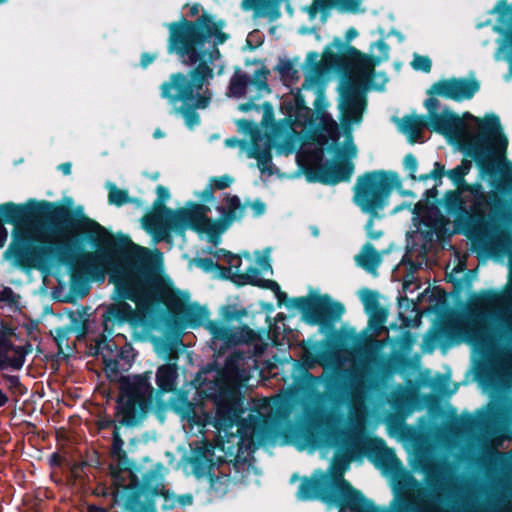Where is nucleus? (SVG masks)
<instances>
[{"label": "nucleus", "mask_w": 512, "mask_h": 512, "mask_svg": "<svg viewBox=\"0 0 512 512\" xmlns=\"http://www.w3.org/2000/svg\"><path fill=\"white\" fill-rule=\"evenodd\" d=\"M344 435L342 445L345 450L336 454L327 471L315 469L310 476L301 477L296 492L300 501L319 500L327 505L335 506L338 512H392L380 508L360 490L345 479L344 474L351 461L367 457L375 466L396 471L402 463L395 452L388 448L384 439L378 436H366L362 424L355 425L349 432L340 431ZM428 487L423 486L412 475L398 483V491L394 499V512H437L434 504L435 492L442 485V476L438 470L426 473Z\"/></svg>", "instance_id": "obj_1"}, {"label": "nucleus", "mask_w": 512, "mask_h": 512, "mask_svg": "<svg viewBox=\"0 0 512 512\" xmlns=\"http://www.w3.org/2000/svg\"><path fill=\"white\" fill-rule=\"evenodd\" d=\"M37 219L48 222L56 234H65L79 226H86L85 239L96 250L84 255V270L92 277H104V269L114 256L125 255L130 262L113 270L109 282L116 293L129 298L137 308L151 312L160 301L161 287L150 265V251L133 243L128 235L114 236L104 226L84 214L81 207L73 210L60 202L42 200Z\"/></svg>", "instance_id": "obj_2"}, {"label": "nucleus", "mask_w": 512, "mask_h": 512, "mask_svg": "<svg viewBox=\"0 0 512 512\" xmlns=\"http://www.w3.org/2000/svg\"><path fill=\"white\" fill-rule=\"evenodd\" d=\"M239 359L238 355L232 354L226 358L223 368H218L214 363L206 365L197 373L194 383L199 394L211 400L215 406V428L228 430L237 426L241 439L267 436L274 430L277 421L289 419L293 403L290 397L277 395L271 399V413L263 414L254 409L243 417L246 407Z\"/></svg>", "instance_id": "obj_3"}, {"label": "nucleus", "mask_w": 512, "mask_h": 512, "mask_svg": "<svg viewBox=\"0 0 512 512\" xmlns=\"http://www.w3.org/2000/svg\"><path fill=\"white\" fill-rule=\"evenodd\" d=\"M164 26L168 29L167 54L191 67L186 73H172L171 83L180 89L181 96H191L192 91L203 88L214 77L211 65L221 58L219 46L230 37L223 32L226 22L223 19L215 20L213 15L204 11L195 20L182 16L178 21L165 23Z\"/></svg>", "instance_id": "obj_4"}, {"label": "nucleus", "mask_w": 512, "mask_h": 512, "mask_svg": "<svg viewBox=\"0 0 512 512\" xmlns=\"http://www.w3.org/2000/svg\"><path fill=\"white\" fill-rule=\"evenodd\" d=\"M29 223L46 227L53 236L59 239L44 240L28 227H17L13 231V240L5 251V255L7 258L13 259L21 270H41L53 263L70 268L80 265L84 269V255L91 253L84 248V241H87L85 239L86 226L72 228L61 235L54 233L48 222L37 218L21 220L12 224L18 226Z\"/></svg>", "instance_id": "obj_5"}, {"label": "nucleus", "mask_w": 512, "mask_h": 512, "mask_svg": "<svg viewBox=\"0 0 512 512\" xmlns=\"http://www.w3.org/2000/svg\"><path fill=\"white\" fill-rule=\"evenodd\" d=\"M466 115L478 123L479 133L459 141V150L464 154V158L460 165L447 171V177L462 190L467 183L465 176L471 170L472 160L482 175L494 178L498 173L497 159H503L509 173L504 175L501 181H493L492 186L503 194L512 193V163L506 160L509 142L499 116L491 113L480 120L469 113Z\"/></svg>", "instance_id": "obj_6"}, {"label": "nucleus", "mask_w": 512, "mask_h": 512, "mask_svg": "<svg viewBox=\"0 0 512 512\" xmlns=\"http://www.w3.org/2000/svg\"><path fill=\"white\" fill-rule=\"evenodd\" d=\"M151 379L152 371L119 377V393L115 406V417L119 419L112 434V456L126 452L120 434L121 427L138 426L151 411L154 400Z\"/></svg>", "instance_id": "obj_7"}, {"label": "nucleus", "mask_w": 512, "mask_h": 512, "mask_svg": "<svg viewBox=\"0 0 512 512\" xmlns=\"http://www.w3.org/2000/svg\"><path fill=\"white\" fill-rule=\"evenodd\" d=\"M402 181L397 172L373 170L359 175L353 187V202L360 210L369 215L365 224L366 233L373 231L374 220L378 212L389 204V198L396 188L400 190Z\"/></svg>", "instance_id": "obj_8"}, {"label": "nucleus", "mask_w": 512, "mask_h": 512, "mask_svg": "<svg viewBox=\"0 0 512 512\" xmlns=\"http://www.w3.org/2000/svg\"><path fill=\"white\" fill-rule=\"evenodd\" d=\"M163 470V464L157 463L141 474V480L134 479L125 487L122 512H157L158 496L163 498L164 511L177 506V495L165 488Z\"/></svg>", "instance_id": "obj_9"}, {"label": "nucleus", "mask_w": 512, "mask_h": 512, "mask_svg": "<svg viewBox=\"0 0 512 512\" xmlns=\"http://www.w3.org/2000/svg\"><path fill=\"white\" fill-rule=\"evenodd\" d=\"M356 124L348 118H340V126L345 137V149L338 155L341 159L337 162L327 161L317 166H307L303 173L307 182L321 183L334 186L341 182H348L354 172V164L350 160L357 154V147L353 143V125Z\"/></svg>", "instance_id": "obj_10"}, {"label": "nucleus", "mask_w": 512, "mask_h": 512, "mask_svg": "<svg viewBox=\"0 0 512 512\" xmlns=\"http://www.w3.org/2000/svg\"><path fill=\"white\" fill-rule=\"evenodd\" d=\"M274 294L279 307L284 304L288 308L298 309L302 313L303 320L310 326L319 325L322 328L330 329L345 312L344 305L334 301L328 294H315L289 299L280 287L279 291L274 292Z\"/></svg>", "instance_id": "obj_11"}, {"label": "nucleus", "mask_w": 512, "mask_h": 512, "mask_svg": "<svg viewBox=\"0 0 512 512\" xmlns=\"http://www.w3.org/2000/svg\"><path fill=\"white\" fill-rule=\"evenodd\" d=\"M328 105L323 89L305 79L293 98L282 101L280 109L291 126L306 127L314 125L319 116L327 114Z\"/></svg>", "instance_id": "obj_12"}, {"label": "nucleus", "mask_w": 512, "mask_h": 512, "mask_svg": "<svg viewBox=\"0 0 512 512\" xmlns=\"http://www.w3.org/2000/svg\"><path fill=\"white\" fill-rule=\"evenodd\" d=\"M503 204L501 197L497 193L491 192L489 199L481 200L477 197L470 210L467 209L470 218L467 227H465V232H461V234L470 238L475 245H478L488 255L493 249V241L497 237L498 231H501L503 227L494 219H491V221L487 219L485 208L490 205L493 212H496Z\"/></svg>", "instance_id": "obj_13"}, {"label": "nucleus", "mask_w": 512, "mask_h": 512, "mask_svg": "<svg viewBox=\"0 0 512 512\" xmlns=\"http://www.w3.org/2000/svg\"><path fill=\"white\" fill-rule=\"evenodd\" d=\"M173 74L169 76L167 81H164L159 89L160 96L166 99L170 104L175 105L181 102L180 107L174 108V112L180 114L188 128L193 129L195 126L200 124V115L196 111L197 109H205L211 102V94L206 92L201 93L203 88H196L192 91L191 96H181L180 89L173 85Z\"/></svg>", "instance_id": "obj_14"}, {"label": "nucleus", "mask_w": 512, "mask_h": 512, "mask_svg": "<svg viewBox=\"0 0 512 512\" xmlns=\"http://www.w3.org/2000/svg\"><path fill=\"white\" fill-rule=\"evenodd\" d=\"M209 206L204 203L187 202L185 207L175 210L174 227L183 236L187 229L198 234H206L212 243L215 220L208 217Z\"/></svg>", "instance_id": "obj_15"}, {"label": "nucleus", "mask_w": 512, "mask_h": 512, "mask_svg": "<svg viewBox=\"0 0 512 512\" xmlns=\"http://www.w3.org/2000/svg\"><path fill=\"white\" fill-rule=\"evenodd\" d=\"M111 303L103 313V327L105 331L112 333L115 325L121 326L128 323L131 327L137 328L146 321L147 312L145 309L133 308L121 293H116L115 288L111 294Z\"/></svg>", "instance_id": "obj_16"}, {"label": "nucleus", "mask_w": 512, "mask_h": 512, "mask_svg": "<svg viewBox=\"0 0 512 512\" xmlns=\"http://www.w3.org/2000/svg\"><path fill=\"white\" fill-rule=\"evenodd\" d=\"M304 416L305 422L299 429V437L307 446L319 448L324 445V438L337 439L320 408L305 406Z\"/></svg>", "instance_id": "obj_17"}, {"label": "nucleus", "mask_w": 512, "mask_h": 512, "mask_svg": "<svg viewBox=\"0 0 512 512\" xmlns=\"http://www.w3.org/2000/svg\"><path fill=\"white\" fill-rule=\"evenodd\" d=\"M367 107L365 88L356 80H346L341 88L340 118H348L360 124Z\"/></svg>", "instance_id": "obj_18"}, {"label": "nucleus", "mask_w": 512, "mask_h": 512, "mask_svg": "<svg viewBox=\"0 0 512 512\" xmlns=\"http://www.w3.org/2000/svg\"><path fill=\"white\" fill-rule=\"evenodd\" d=\"M490 13L498 14L493 31L501 36L495 57L499 59L498 55L503 53L509 65V73L512 74V3L508 4L507 0H498Z\"/></svg>", "instance_id": "obj_19"}, {"label": "nucleus", "mask_w": 512, "mask_h": 512, "mask_svg": "<svg viewBox=\"0 0 512 512\" xmlns=\"http://www.w3.org/2000/svg\"><path fill=\"white\" fill-rule=\"evenodd\" d=\"M117 464L110 466L111 487H112V507L118 504L123 508L122 495L125 487L132 483V480H141L137 472L140 470L128 457L127 452L115 456Z\"/></svg>", "instance_id": "obj_20"}, {"label": "nucleus", "mask_w": 512, "mask_h": 512, "mask_svg": "<svg viewBox=\"0 0 512 512\" xmlns=\"http://www.w3.org/2000/svg\"><path fill=\"white\" fill-rule=\"evenodd\" d=\"M313 366V361H295L292 366L293 385L308 395L315 394L320 384H324L327 390H331L337 383V378L325 370L321 375L314 376L309 372Z\"/></svg>", "instance_id": "obj_21"}, {"label": "nucleus", "mask_w": 512, "mask_h": 512, "mask_svg": "<svg viewBox=\"0 0 512 512\" xmlns=\"http://www.w3.org/2000/svg\"><path fill=\"white\" fill-rule=\"evenodd\" d=\"M42 200L29 199L25 203L5 202L0 204V249L7 240L5 223H17L21 220L37 218Z\"/></svg>", "instance_id": "obj_22"}, {"label": "nucleus", "mask_w": 512, "mask_h": 512, "mask_svg": "<svg viewBox=\"0 0 512 512\" xmlns=\"http://www.w3.org/2000/svg\"><path fill=\"white\" fill-rule=\"evenodd\" d=\"M153 409L154 403H156L157 416L161 418V413L166 411L169 407L176 415L180 417L182 421L186 420L189 423L199 424V417L196 412V404L189 400V393L186 390H178L174 393L168 403L160 399L161 396H157L156 392H153Z\"/></svg>", "instance_id": "obj_23"}, {"label": "nucleus", "mask_w": 512, "mask_h": 512, "mask_svg": "<svg viewBox=\"0 0 512 512\" xmlns=\"http://www.w3.org/2000/svg\"><path fill=\"white\" fill-rule=\"evenodd\" d=\"M226 208L218 206L217 210L221 213L220 218L215 220L212 243L217 245L220 236L223 234L234 221L241 220L244 217L247 203L242 204L237 195H227L225 197Z\"/></svg>", "instance_id": "obj_24"}, {"label": "nucleus", "mask_w": 512, "mask_h": 512, "mask_svg": "<svg viewBox=\"0 0 512 512\" xmlns=\"http://www.w3.org/2000/svg\"><path fill=\"white\" fill-rule=\"evenodd\" d=\"M360 6L361 0H313L305 11L310 19H314L319 13L321 22L325 23L331 10L340 14H357L361 11Z\"/></svg>", "instance_id": "obj_25"}, {"label": "nucleus", "mask_w": 512, "mask_h": 512, "mask_svg": "<svg viewBox=\"0 0 512 512\" xmlns=\"http://www.w3.org/2000/svg\"><path fill=\"white\" fill-rule=\"evenodd\" d=\"M363 52L356 47L344 43L340 38L335 37L323 52V60L330 67L350 65L351 68L357 63Z\"/></svg>", "instance_id": "obj_26"}, {"label": "nucleus", "mask_w": 512, "mask_h": 512, "mask_svg": "<svg viewBox=\"0 0 512 512\" xmlns=\"http://www.w3.org/2000/svg\"><path fill=\"white\" fill-rule=\"evenodd\" d=\"M175 212L173 214H160L159 212H149L142 217L143 228L153 236L156 242H170L171 231L178 235V230L174 227Z\"/></svg>", "instance_id": "obj_27"}, {"label": "nucleus", "mask_w": 512, "mask_h": 512, "mask_svg": "<svg viewBox=\"0 0 512 512\" xmlns=\"http://www.w3.org/2000/svg\"><path fill=\"white\" fill-rule=\"evenodd\" d=\"M465 122L454 111L445 108L427 119L426 128L444 136L460 137L465 131Z\"/></svg>", "instance_id": "obj_28"}, {"label": "nucleus", "mask_w": 512, "mask_h": 512, "mask_svg": "<svg viewBox=\"0 0 512 512\" xmlns=\"http://www.w3.org/2000/svg\"><path fill=\"white\" fill-rule=\"evenodd\" d=\"M206 327L212 335L214 343L216 344L217 341L221 342V350L246 342V335L252 333V330L247 325H243L242 328H233L217 321H208Z\"/></svg>", "instance_id": "obj_29"}, {"label": "nucleus", "mask_w": 512, "mask_h": 512, "mask_svg": "<svg viewBox=\"0 0 512 512\" xmlns=\"http://www.w3.org/2000/svg\"><path fill=\"white\" fill-rule=\"evenodd\" d=\"M444 208L448 215L454 217V233L465 232L470 216L467 214V206L459 190L445 192Z\"/></svg>", "instance_id": "obj_30"}, {"label": "nucleus", "mask_w": 512, "mask_h": 512, "mask_svg": "<svg viewBox=\"0 0 512 512\" xmlns=\"http://www.w3.org/2000/svg\"><path fill=\"white\" fill-rule=\"evenodd\" d=\"M467 338L471 343L481 347H491L498 339H509L512 336V324L506 322L498 333H493L486 324H474L467 330Z\"/></svg>", "instance_id": "obj_31"}, {"label": "nucleus", "mask_w": 512, "mask_h": 512, "mask_svg": "<svg viewBox=\"0 0 512 512\" xmlns=\"http://www.w3.org/2000/svg\"><path fill=\"white\" fill-rule=\"evenodd\" d=\"M33 351L30 341H26L23 345L13 344L12 347L0 353V371H20L25 362L26 357Z\"/></svg>", "instance_id": "obj_32"}, {"label": "nucleus", "mask_w": 512, "mask_h": 512, "mask_svg": "<svg viewBox=\"0 0 512 512\" xmlns=\"http://www.w3.org/2000/svg\"><path fill=\"white\" fill-rule=\"evenodd\" d=\"M95 355H101L102 361L105 365V372L108 378L117 377L120 372V365L116 359L118 345L113 339H107L102 336L101 339L96 341Z\"/></svg>", "instance_id": "obj_33"}, {"label": "nucleus", "mask_w": 512, "mask_h": 512, "mask_svg": "<svg viewBox=\"0 0 512 512\" xmlns=\"http://www.w3.org/2000/svg\"><path fill=\"white\" fill-rule=\"evenodd\" d=\"M178 376V365L176 363L160 365L156 371V395L162 396L165 393H176L178 391L176 390Z\"/></svg>", "instance_id": "obj_34"}, {"label": "nucleus", "mask_w": 512, "mask_h": 512, "mask_svg": "<svg viewBox=\"0 0 512 512\" xmlns=\"http://www.w3.org/2000/svg\"><path fill=\"white\" fill-rule=\"evenodd\" d=\"M318 119L320 121L319 127L321 131L326 134H320V142L324 144L328 140H331L328 150L335 151L337 155H340L342 153V148L339 143V139L341 137L340 126L330 114L321 115Z\"/></svg>", "instance_id": "obj_35"}, {"label": "nucleus", "mask_w": 512, "mask_h": 512, "mask_svg": "<svg viewBox=\"0 0 512 512\" xmlns=\"http://www.w3.org/2000/svg\"><path fill=\"white\" fill-rule=\"evenodd\" d=\"M480 90V82L472 77H453V101L470 100Z\"/></svg>", "instance_id": "obj_36"}, {"label": "nucleus", "mask_w": 512, "mask_h": 512, "mask_svg": "<svg viewBox=\"0 0 512 512\" xmlns=\"http://www.w3.org/2000/svg\"><path fill=\"white\" fill-rule=\"evenodd\" d=\"M380 64V59L374 54H365L358 59L353 66L355 73L366 82H371L375 76V67Z\"/></svg>", "instance_id": "obj_37"}, {"label": "nucleus", "mask_w": 512, "mask_h": 512, "mask_svg": "<svg viewBox=\"0 0 512 512\" xmlns=\"http://www.w3.org/2000/svg\"><path fill=\"white\" fill-rule=\"evenodd\" d=\"M356 262L360 267L367 272L373 273L381 264V255L371 243L364 244L362 253L355 257Z\"/></svg>", "instance_id": "obj_38"}, {"label": "nucleus", "mask_w": 512, "mask_h": 512, "mask_svg": "<svg viewBox=\"0 0 512 512\" xmlns=\"http://www.w3.org/2000/svg\"><path fill=\"white\" fill-rule=\"evenodd\" d=\"M496 236L490 255L508 256L509 264L512 267V230L502 228Z\"/></svg>", "instance_id": "obj_39"}, {"label": "nucleus", "mask_w": 512, "mask_h": 512, "mask_svg": "<svg viewBox=\"0 0 512 512\" xmlns=\"http://www.w3.org/2000/svg\"><path fill=\"white\" fill-rule=\"evenodd\" d=\"M181 317L186 326L190 328H198L203 325L208 317V310L198 304H191L186 306L182 312Z\"/></svg>", "instance_id": "obj_40"}, {"label": "nucleus", "mask_w": 512, "mask_h": 512, "mask_svg": "<svg viewBox=\"0 0 512 512\" xmlns=\"http://www.w3.org/2000/svg\"><path fill=\"white\" fill-rule=\"evenodd\" d=\"M427 119L423 116L406 115L402 118L400 129L409 134L410 143H415L420 137L421 129L426 128Z\"/></svg>", "instance_id": "obj_41"}, {"label": "nucleus", "mask_w": 512, "mask_h": 512, "mask_svg": "<svg viewBox=\"0 0 512 512\" xmlns=\"http://www.w3.org/2000/svg\"><path fill=\"white\" fill-rule=\"evenodd\" d=\"M209 478V495L213 498H223L230 486L231 477L230 474L220 473L215 475L212 472L208 473Z\"/></svg>", "instance_id": "obj_42"}, {"label": "nucleus", "mask_w": 512, "mask_h": 512, "mask_svg": "<svg viewBox=\"0 0 512 512\" xmlns=\"http://www.w3.org/2000/svg\"><path fill=\"white\" fill-rule=\"evenodd\" d=\"M108 188V202L117 207H121L128 203H134L137 201L135 198H131L127 190L118 188L114 183H107Z\"/></svg>", "instance_id": "obj_43"}, {"label": "nucleus", "mask_w": 512, "mask_h": 512, "mask_svg": "<svg viewBox=\"0 0 512 512\" xmlns=\"http://www.w3.org/2000/svg\"><path fill=\"white\" fill-rule=\"evenodd\" d=\"M248 84H250V78L237 69L230 80L229 91L235 97H242L246 94Z\"/></svg>", "instance_id": "obj_44"}, {"label": "nucleus", "mask_w": 512, "mask_h": 512, "mask_svg": "<svg viewBox=\"0 0 512 512\" xmlns=\"http://www.w3.org/2000/svg\"><path fill=\"white\" fill-rule=\"evenodd\" d=\"M427 94L453 100V77L433 83L427 90Z\"/></svg>", "instance_id": "obj_45"}, {"label": "nucleus", "mask_w": 512, "mask_h": 512, "mask_svg": "<svg viewBox=\"0 0 512 512\" xmlns=\"http://www.w3.org/2000/svg\"><path fill=\"white\" fill-rule=\"evenodd\" d=\"M367 314L369 315L368 328L376 334H380L384 330L388 318V310L384 307H380Z\"/></svg>", "instance_id": "obj_46"}, {"label": "nucleus", "mask_w": 512, "mask_h": 512, "mask_svg": "<svg viewBox=\"0 0 512 512\" xmlns=\"http://www.w3.org/2000/svg\"><path fill=\"white\" fill-rule=\"evenodd\" d=\"M12 338L19 339L16 328L7 322H0V353L4 352L6 349L12 347L15 344L12 341Z\"/></svg>", "instance_id": "obj_47"}, {"label": "nucleus", "mask_w": 512, "mask_h": 512, "mask_svg": "<svg viewBox=\"0 0 512 512\" xmlns=\"http://www.w3.org/2000/svg\"><path fill=\"white\" fill-rule=\"evenodd\" d=\"M157 199L153 202L152 212H159L160 214H173L175 210L168 208L165 202L170 198V192L168 188L163 185H158L156 188Z\"/></svg>", "instance_id": "obj_48"}, {"label": "nucleus", "mask_w": 512, "mask_h": 512, "mask_svg": "<svg viewBox=\"0 0 512 512\" xmlns=\"http://www.w3.org/2000/svg\"><path fill=\"white\" fill-rule=\"evenodd\" d=\"M260 279V269L250 265L245 272L238 273L234 283L237 286L251 285L254 286Z\"/></svg>", "instance_id": "obj_49"}, {"label": "nucleus", "mask_w": 512, "mask_h": 512, "mask_svg": "<svg viewBox=\"0 0 512 512\" xmlns=\"http://www.w3.org/2000/svg\"><path fill=\"white\" fill-rule=\"evenodd\" d=\"M249 157L255 158L262 172L272 164V154L269 149H261L256 143L253 144Z\"/></svg>", "instance_id": "obj_50"}, {"label": "nucleus", "mask_w": 512, "mask_h": 512, "mask_svg": "<svg viewBox=\"0 0 512 512\" xmlns=\"http://www.w3.org/2000/svg\"><path fill=\"white\" fill-rule=\"evenodd\" d=\"M377 32L379 33L380 35V38L373 42L370 46V51H373L374 48H376L378 50V54H374L376 58H379L380 59V63L383 62V61H387L389 59V52H390V47L389 45L385 42V39L387 38L385 36V30L384 28L382 27H379Z\"/></svg>", "instance_id": "obj_51"}, {"label": "nucleus", "mask_w": 512, "mask_h": 512, "mask_svg": "<svg viewBox=\"0 0 512 512\" xmlns=\"http://www.w3.org/2000/svg\"><path fill=\"white\" fill-rule=\"evenodd\" d=\"M360 299L366 313L382 307L379 302V293L377 291L365 288L361 291Z\"/></svg>", "instance_id": "obj_52"}, {"label": "nucleus", "mask_w": 512, "mask_h": 512, "mask_svg": "<svg viewBox=\"0 0 512 512\" xmlns=\"http://www.w3.org/2000/svg\"><path fill=\"white\" fill-rule=\"evenodd\" d=\"M274 70L278 71L284 80L295 81L299 79L298 70L291 60L281 59Z\"/></svg>", "instance_id": "obj_53"}, {"label": "nucleus", "mask_w": 512, "mask_h": 512, "mask_svg": "<svg viewBox=\"0 0 512 512\" xmlns=\"http://www.w3.org/2000/svg\"><path fill=\"white\" fill-rule=\"evenodd\" d=\"M195 264L197 267L203 269L205 272H210L215 269L220 270V274L222 278L228 279L229 276L226 275V273H231V268L223 267L219 265L218 263L214 262L212 258L205 257V258H196Z\"/></svg>", "instance_id": "obj_54"}, {"label": "nucleus", "mask_w": 512, "mask_h": 512, "mask_svg": "<svg viewBox=\"0 0 512 512\" xmlns=\"http://www.w3.org/2000/svg\"><path fill=\"white\" fill-rule=\"evenodd\" d=\"M133 351L134 349L129 343H125L118 349L115 358L119 361L120 370H127L131 366L134 360Z\"/></svg>", "instance_id": "obj_55"}, {"label": "nucleus", "mask_w": 512, "mask_h": 512, "mask_svg": "<svg viewBox=\"0 0 512 512\" xmlns=\"http://www.w3.org/2000/svg\"><path fill=\"white\" fill-rule=\"evenodd\" d=\"M2 379L6 384L7 389L15 395L23 396L27 393L26 387L21 383L19 376L9 375L2 372Z\"/></svg>", "instance_id": "obj_56"}, {"label": "nucleus", "mask_w": 512, "mask_h": 512, "mask_svg": "<svg viewBox=\"0 0 512 512\" xmlns=\"http://www.w3.org/2000/svg\"><path fill=\"white\" fill-rule=\"evenodd\" d=\"M500 299L499 292L493 289L481 290L478 294H474L473 300L477 305L489 306L495 304Z\"/></svg>", "instance_id": "obj_57"}, {"label": "nucleus", "mask_w": 512, "mask_h": 512, "mask_svg": "<svg viewBox=\"0 0 512 512\" xmlns=\"http://www.w3.org/2000/svg\"><path fill=\"white\" fill-rule=\"evenodd\" d=\"M247 315L245 308L238 309L235 305H225L221 309V317L225 322L240 321Z\"/></svg>", "instance_id": "obj_58"}, {"label": "nucleus", "mask_w": 512, "mask_h": 512, "mask_svg": "<svg viewBox=\"0 0 512 512\" xmlns=\"http://www.w3.org/2000/svg\"><path fill=\"white\" fill-rule=\"evenodd\" d=\"M270 74L269 69L266 67H262L255 71L253 79L250 80V83L253 84L257 90L271 92V89L267 83V78Z\"/></svg>", "instance_id": "obj_59"}, {"label": "nucleus", "mask_w": 512, "mask_h": 512, "mask_svg": "<svg viewBox=\"0 0 512 512\" xmlns=\"http://www.w3.org/2000/svg\"><path fill=\"white\" fill-rule=\"evenodd\" d=\"M411 66L416 71H422L424 73H429L432 69V61L426 55L414 54L413 60L411 62Z\"/></svg>", "instance_id": "obj_60"}, {"label": "nucleus", "mask_w": 512, "mask_h": 512, "mask_svg": "<svg viewBox=\"0 0 512 512\" xmlns=\"http://www.w3.org/2000/svg\"><path fill=\"white\" fill-rule=\"evenodd\" d=\"M447 171H445L444 165L440 162H435L433 169L426 174H421L418 176V181H427L429 179H433L435 181L441 180L444 175H446Z\"/></svg>", "instance_id": "obj_61"}, {"label": "nucleus", "mask_w": 512, "mask_h": 512, "mask_svg": "<svg viewBox=\"0 0 512 512\" xmlns=\"http://www.w3.org/2000/svg\"><path fill=\"white\" fill-rule=\"evenodd\" d=\"M403 166L405 170L408 171V178L414 181L418 180V176H416V171L418 169V160L412 153H408L404 157Z\"/></svg>", "instance_id": "obj_62"}, {"label": "nucleus", "mask_w": 512, "mask_h": 512, "mask_svg": "<svg viewBox=\"0 0 512 512\" xmlns=\"http://www.w3.org/2000/svg\"><path fill=\"white\" fill-rule=\"evenodd\" d=\"M209 183L211 186H213L214 190H224L231 186L233 183V178L227 174L222 176H214L210 178Z\"/></svg>", "instance_id": "obj_63"}, {"label": "nucleus", "mask_w": 512, "mask_h": 512, "mask_svg": "<svg viewBox=\"0 0 512 512\" xmlns=\"http://www.w3.org/2000/svg\"><path fill=\"white\" fill-rule=\"evenodd\" d=\"M19 295H17L12 288L4 287L0 291V302H4L9 306H16L18 304Z\"/></svg>", "instance_id": "obj_64"}]
</instances>
